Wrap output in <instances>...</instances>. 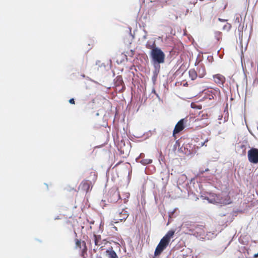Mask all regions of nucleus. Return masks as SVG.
I'll return each mask as SVG.
<instances>
[{"instance_id":"obj_18","label":"nucleus","mask_w":258,"mask_h":258,"mask_svg":"<svg viewBox=\"0 0 258 258\" xmlns=\"http://www.w3.org/2000/svg\"><path fill=\"white\" fill-rule=\"evenodd\" d=\"M191 107L194 109H201L202 108L201 105H198L195 103H191Z\"/></svg>"},{"instance_id":"obj_30","label":"nucleus","mask_w":258,"mask_h":258,"mask_svg":"<svg viewBox=\"0 0 258 258\" xmlns=\"http://www.w3.org/2000/svg\"><path fill=\"white\" fill-rule=\"evenodd\" d=\"M218 20H219V21H221V22H225V21H227V20H225V19H221V18H218Z\"/></svg>"},{"instance_id":"obj_38","label":"nucleus","mask_w":258,"mask_h":258,"mask_svg":"<svg viewBox=\"0 0 258 258\" xmlns=\"http://www.w3.org/2000/svg\"><path fill=\"white\" fill-rule=\"evenodd\" d=\"M179 255L183 256V255H184V254H179V253H178V256H179Z\"/></svg>"},{"instance_id":"obj_20","label":"nucleus","mask_w":258,"mask_h":258,"mask_svg":"<svg viewBox=\"0 0 258 258\" xmlns=\"http://www.w3.org/2000/svg\"><path fill=\"white\" fill-rule=\"evenodd\" d=\"M142 164H148L151 163L152 162V160L151 159H145L141 161Z\"/></svg>"},{"instance_id":"obj_27","label":"nucleus","mask_w":258,"mask_h":258,"mask_svg":"<svg viewBox=\"0 0 258 258\" xmlns=\"http://www.w3.org/2000/svg\"><path fill=\"white\" fill-rule=\"evenodd\" d=\"M226 249V247H224V246H222L220 247V249H219V252L220 253L222 252L223 251H224V250Z\"/></svg>"},{"instance_id":"obj_19","label":"nucleus","mask_w":258,"mask_h":258,"mask_svg":"<svg viewBox=\"0 0 258 258\" xmlns=\"http://www.w3.org/2000/svg\"><path fill=\"white\" fill-rule=\"evenodd\" d=\"M223 203L225 205H229L231 203V201L230 198L227 197L224 200Z\"/></svg>"},{"instance_id":"obj_10","label":"nucleus","mask_w":258,"mask_h":258,"mask_svg":"<svg viewBox=\"0 0 258 258\" xmlns=\"http://www.w3.org/2000/svg\"><path fill=\"white\" fill-rule=\"evenodd\" d=\"M179 147H180V142H179V140H178V153H184V154H187V155H188L190 153V151L188 150L187 149H186L185 147H181L180 148H179Z\"/></svg>"},{"instance_id":"obj_40","label":"nucleus","mask_w":258,"mask_h":258,"mask_svg":"<svg viewBox=\"0 0 258 258\" xmlns=\"http://www.w3.org/2000/svg\"><path fill=\"white\" fill-rule=\"evenodd\" d=\"M206 199H207V200H209V198H207Z\"/></svg>"},{"instance_id":"obj_15","label":"nucleus","mask_w":258,"mask_h":258,"mask_svg":"<svg viewBox=\"0 0 258 258\" xmlns=\"http://www.w3.org/2000/svg\"><path fill=\"white\" fill-rule=\"evenodd\" d=\"M76 245L77 247L81 248L83 246L84 249L86 248V244L84 241H81V240H77L76 242Z\"/></svg>"},{"instance_id":"obj_23","label":"nucleus","mask_w":258,"mask_h":258,"mask_svg":"<svg viewBox=\"0 0 258 258\" xmlns=\"http://www.w3.org/2000/svg\"><path fill=\"white\" fill-rule=\"evenodd\" d=\"M243 28V26L241 27L240 25H239L238 28V31L239 32V35L240 34V33H242Z\"/></svg>"},{"instance_id":"obj_21","label":"nucleus","mask_w":258,"mask_h":258,"mask_svg":"<svg viewBox=\"0 0 258 258\" xmlns=\"http://www.w3.org/2000/svg\"><path fill=\"white\" fill-rule=\"evenodd\" d=\"M177 133V123L175 124V127L173 131V135L175 137V135Z\"/></svg>"},{"instance_id":"obj_32","label":"nucleus","mask_w":258,"mask_h":258,"mask_svg":"<svg viewBox=\"0 0 258 258\" xmlns=\"http://www.w3.org/2000/svg\"><path fill=\"white\" fill-rule=\"evenodd\" d=\"M181 248H182V247H180V246L178 245V250H180L181 252H182V250H183V249H180Z\"/></svg>"},{"instance_id":"obj_34","label":"nucleus","mask_w":258,"mask_h":258,"mask_svg":"<svg viewBox=\"0 0 258 258\" xmlns=\"http://www.w3.org/2000/svg\"><path fill=\"white\" fill-rule=\"evenodd\" d=\"M178 49H179V44H180L181 45H182V43H181L180 41H179V40H178Z\"/></svg>"},{"instance_id":"obj_13","label":"nucleus","mask_w":258,"mask_h":258,"mask_svg":"<svg viewBox=\"0 0 258 258\" xmlns=\"http://www.w3.org/2000/svg\"><path fill=\"white\" fill-rule=\"evenodd\" d=\"M200 67L199 68H197V69L199 70L198 75H199L200 78H203L205 74V70L204 68H203L201 65L200 66Z\"/></svg>"},{"instance_id":"obj_9","label":"nucleus","mask_w":258,"mask_h":258,"mask_svg":"<svg viewBox=\"0 0 258 258\" xmlns=\"http://www.w3.org/2000/svg\"><path fill=\"white\" fill-rule=\"evenodd\" d=\"M180 197L182 198H186V197H190V199L192 200H194L197 201L198 199V198L196 196V195L193 192L190 194L189 191L187 193L186 191H184V194H181L180 195Z\"/></svg>"},{"instance_id":"obj_36","label":"nucleus","mask_w":258,"mask_h":258,"mask_svg":"<svg viewBox=\"0 0 258 258\" xmlns=\"http://www.w3.org/2000/svg\"><path fill=\"white\" fill-rule=\"evenodd\" d=\"M188 12H189V10L188 9H186L185 15H186L188 13Z\"/></svg>"},{"instance_id":"obj_2","label":"nucleus","mask_w":258,"mask_h":258,"mask_svg":"<svg viewBox=\"0 0 258 258\" xmlns=\"http://www.w3.org/2000/svg\"><path fill=\"white\" fill-rule=\"evenodd\" d=\"M174 231L170 230L161 239L159 244L157 246L155 252V256L160 255L162 251L166 248L169 243L170 239L173 237Z\"/></svg>"},{"instance_id":"obj_4","label":"nucleus","mask_w":258,"mask_h":258,"mask_svg":"<svg viewBox=\"0 0 258 258\" xmlns=\"http://www.w3.org/2000/svg\"><path fill=\"white\" fill-rule=\"evenodd\" d=\"M180 60L178 59V64L182 63L181 66L178 68V75L181 73V75L183 76L186 74V71L188 67V63L187 62L188 57L184 54L183 53H181L180 55Z\"/></svg>"},{"instance_id":"obj_33","label":"nucleus","mask_w":258,"mask_h":258,"mask_svg":"<svg viewBox=\"0 0 258 258\" xmlns=\"http://www.w3.org/2000/svg\"><path fill=\"white\" fill-rule=\"evenodd\" d=\"M94 237H95V238H96V236H94ZM95 243L96 245L98 244H97V241L96 239H95Z\"/></svg>"},{"instance_id":"obj_29","label":"nucleus","mask_w":258,"mask_h":258,"mask_svg":"<svg viewBox=\"0 0 258 258\" xmlns=\"http://www.w3.org/2000/svg\"><path fill=\"white\" fill-rule=\"evenodd\" d=\"M69 102L71 104H75V100H74V99L72 98V99L69 100Z\"/></svg>"},{"instance_id":"obj_1","label":"nucleus","mask_w":258,"mask_h":258,"mask_svg":"<svg viewBox=\"0 0 258 258\" xmlns=\"http://www.w3.org/2000/svg\"><path fill=\"white\" fill-rule=\"evenodd\" d=\"M186 224H182L180 227L178 226V229H178V231L182 230L184 232H187L186 230H184L186 228ZM187 228H189L188 231L190 232V233H189V234L194 235L201 240H211L215 237L217 235L214 232H209L205 234L203 229L202 225H197L196 226H190L189 227H187Z\"/></svg>"},{"instance_id":"obj_31","label":"nucleus","mask_w":258,"mask_h":258,"mask_svg":"<svg viewBox=\"0 0 258 258\" xmlns=\"http://www.w3.org/2000/svg\"><path fill=\"white\" fill-rule=\"evenodd\" d=\"M253 257L254 258H257L258 257V252L254 254Z\"/></svg>"},{"instance_id":"obj_5","label":"nucleus","mask_w":258,"mask_h":258,"mask_svg":"<svg viewBox=\"0 0 258 258\" xmlns=\"http://www.w3.org/2000/svg\"><path fill=\"white\" fill-rule=\"evenodd\" d=\"M248 161L253 164L258 163V149L254 147L250 148L247 151Z\"/></svg>"},{"instance_id":"obj_16","label":"nucleus","mask_w":258,"mask_h":258,"mask_svg":"<svg viewBox=\"0 0 258 258\" xmlns=\"http://www.w3.org/2000/svg\"><path fill=\"white\" fill-rule=\"evenodd\" d=\"M179 178H181L182 182H184L187 179V177L185 174H182L180 175V177L178 176V180H179ZM178 184H180L179 181H178Z\"/></svg>"},{"instance_id":"obj_24","label":"nucleus","mask_w":258,"mask_h":258,"mask_svg":"<svg viewBox=\"0 0 258 258\" xmlns=\"http://www.w3.org/2000/svg\"><path fill=\"white\" fill-rule=\"evenodd\" d=\"M175 151H176V146H174L173 147L172 151H171L170 153V155H172L173 153H174L175 155H176Z\"/></svg>"},{"instance_id":"obj_12","label":"nucleus","mask_w":258,"mask_h":258,"mask_svg":"<svg viewBox=\"0 0 258 258\" xmlns=\"http://www.w3.org/2000/svg\"><path fill=\"white\" fill-rule=\"evenodd\" d=\"M188 74L192 80H195L198 75V73L195 70H191L189 71Z\"/></svg>"},{"instance_id":"obj_17","label":"nucleus","mask_w":258,"mask_h":258,"mask_svg":"<svg viewBox=\"0 0 258 258\" xmlns=\"http://www.w3.org/2000/svg\"><path fill=\"white\" fill-rule=\"evenodd\" d=\"M231 28V24L227 23L223 26V29L224 30H226L227 31H228L230 30Z\"/></svg>"},{"instance_id":"obj_6","label":"nucleus","mask_w":258,"mask_h":258,"mask_svg":"<svg viewBox=\"0 0 258 258\" xmlns=\"http://www.w3.org/2000/svg\"><path fill=\"white\" fill-rule=\"evenodd\" d=\"M188 121V120L187 117L182 118V119H180L179 120H178V133L179 132L182 131L186 127H187Z\"/></svg>"},{"instance_id":"obj_26","label":"nucleus","mask_w":258,"mask_h":258,"mask_svg":"<svg viewBox=\"0 0 258 258\" xmlns=\"http://www.w3.org/2000/svg\"><path fill=\"white\" fill-rule=\"evenodd\" d=\"M235 22L237 23H240V18L238 16H237L235 19Z\"/></svg>"},{"instance_id":"obj_22","label":"nucleus","mask_w":258,"mask_h":258,"mask_svg":"<svg viewBox=\"0 0 258 258\" xmlns=\"http://www.w3.org/2000/svg\"><path fill=\"white\" fill-rule=\"evenodd\" d=\"M221 33L219 32H217L216 33V37H217V39L218 40H219V39L221 37Z\"/></svg>"},{"instance_id":"obj_25","label":"nucleus","mask_w":258,"mask_h":258,"mask_svg":"<svg viewBox=\"0 0 258 258\" xmlns=\"http://www.w3.org/2000/svg\"><path fill=\"white\" fill-rule=\"evenodd\" d=\"M204 172H205L204 171V170L200 169L199 173L198 174V175L201 176Z\"/></svg>"},{"instance_id":"obj_3","label":"nucleus","mask_w":258,"mask_h":258,"mask_svg":"<svg viewBox=\"0 0 258 258\" xmlns=\"http://www.w3.org/2000/svg\"><path fill=\"white\" fill-rule=\"evenodd\" d=\"M152 61L156 66L159 63H163L165 55L163 52L158 48H154L151 52Z\"/></svg>"},{"instance_id":"obj_39","label":"nucleus","mask_w":258,"mask_h":258,"mask_svg":"<svg viewBox=\"0 0 258 258\" xmlns=\"http://www.w3.org/2000/svg\"><path fill=\"white\" fill-rule=\"evenodd\" d=\"M178 189H180L181 192H182V190L181 189V188L178 186Z\"/></svg>"},{"instance_id":"obj_8","label":"nucleus","mask_w":258,"mask_h":258,"mask_svg":"<svg viewBox=\"0 0 258 258\" xmlns=\"http://www.w3.org/2000/svg\"><path fill=\"white\" fill-rule=\"evenodd\" d=\"M213 78L216 83L223 85L225 80V78L223 76L218 74L213 75Z\"/></svg>"},{"instance_id":"obj_14","label":"nucleus","mask_w":258,"mask_h":258,"mask_svg":"<svg viewBox=\"0 0 258 258\" xmlns=\"http://www.w3.org/2000/svg\"><path fill=\"white\" fill-rule=\"evenodd\" d=\"M106 253L109 255V256L111 258H116L117 257V254H116V252L112 249L107 250Z\"/></svg>"},{"instance_id":"obj_35","label":"nucleus","mask_w":258,"mask_h":258,"mask_svg":"<svg viewBox=\"0 0 258 258\" xmlns=\"http://www.w3.org/2000/svg\"><path fill=\"white\" fill-rule=\"evenodd\" d=\"M209 171V168H206L205 170H204V171H205V172H208V171Z\"/></svg>"},{"instance_id":"obj_7","label":"nucleus","mask_w":258,"mask_h":258,"mask_svg":"<svg viewBox=\"0 0 258 258\" xmlns=\"http://www.w3.org/2000/svg\"><path fill=\"white\" fill-rule=\"evenodd\" d=\"M116 218L118 219L117 220L122 221V220L126 219L128 217L127 212L124 210L122 209L121 211L119 210L116 213Z\"/></svg>"},{"instance_id":"obj_11","label":"nucleus","mask_w":258,"mask_h":258,"mask_svg":"<svg viewBox=\"0 0 258 258\" xmlns=\"http://www.w3.org/2000/svg\"><path fill=\"white\" fill-rule=\"evenodd\" d=\"M206 95L204 97V98H208L209 100H212L214 98V92L212 90H209L206 91Z\"/></svg>"},{"instance_id":"obj_28","label":"nucleus","mask_w":258,"mask_h":258,"mask_svg":"<svg viewBox=\"0 0 258 258\" xmlns=\"http://www.w3.org/2000/svg\"><path fill=\"white\" fill-rule=\"evenodd\" d=\"M208 141V139H206L204 142H201V144H199L201 146H203L205 145V143Z\"/></svg>"},{"instance_id":"obj_37","label":"nucleus","mask_w":258,"mask_h":258,"mask_svg":"<svg viewBox=\"0 0 258 258\" xmlns=\"http://www.w3.org/2000/svg\"><path fill=\"white\" fill-rule=\"evenodd\" d=\"M186 31L185 30L184 31V33H183V35H186Z\"/></svg>"}]
</instances>
